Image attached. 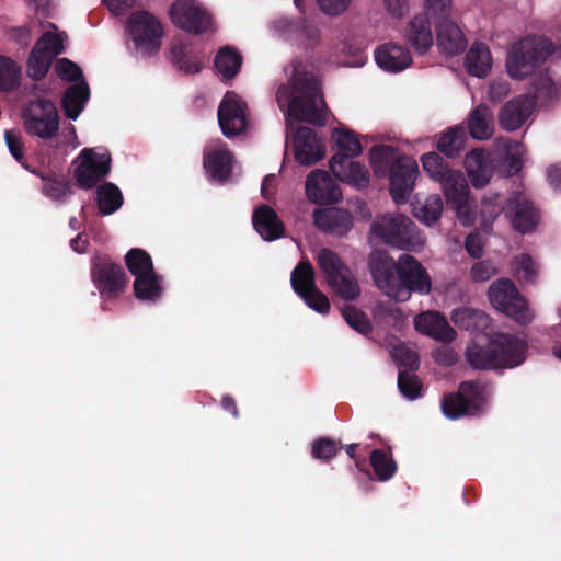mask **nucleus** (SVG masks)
<instances>
[{"instance_id": "7", "label": "nucleus", "mask_w": 561, "mask_h": 561, "mask_svg": "<svg viewBox=\"0 0 561 561\" xmlns=\"http://www.w3.org/2000/svg\"><path fill=\"white\" fill-rule=\"evenodd\" d=\"M318 265L328 286L342 299L354 300L359 297L360 288L339 255L329 249L318 253Z\"/></svg>"}, {"instance_id": "40", "label": "nucleus", "mask_w": 561, "mask_h": 561, "mask_svg": "<svg viewBox=\"0 0 561 561\" xmlns=\"http://www.w3.org/2000/svg\"><path fill=\"white\" fill-rule=\"evenodd\" d=\"M469 130L473 138L488 139L493 133V114L486 105L477 106L469 118Z\"/></svg>"}, {"instance_id": "1", "label": "nucleus", "mask_w": 561, "mask_h": 561, "mask_svg": "<svg viewBox=\"0 0 561 561\" xmlns=\"http://www.w3.org/2000/svg\"><path fill=\"white\" fill-rule=\"evenodd\" d=\"M287 83L276 91V102L285 115L287 129L293 133V151L300 165H312L324 158L325 147L314 130L300 127L298 122L323 125L329 113L317 78L300 61H293L286 69Z\"/></svg>"}, {"instance_id": "2", "label": "nucleus", "mask_w": 561, "mask_h": 561, "mask_svg": "<svg viewBox=\"0 0 561 561\" xmlns=\"http://www.w3.org/2000/svg\"><path fill=\"white\" fill-rule=\"evenodd\" d=\"M368 266L378 289L394 301L404 302L413 291L427 295L432 289L426 270L411 255L403 254L396 262L386 251H373Z\"/></svg>"}, {"instance_id": "34", "label": "nucleus", "mask_w": 561, "mask_h": 561, "mask_svg": "<svg viewBox=\"0 0 561 561\" xmlns=\"http://www.w3.org/2000/svg\"><path fill=\"white\" fill-rule=\"evenodd\" d=\"M401 158L398 151L388 145L374 146L369 151L370 165L377 176H386L390 173L392 165L399 161H405Z\"/></svg>"}, {"instance_id": "9", "label": "nucleus", "mask_w": 561, "mask_h": 561, "mask_svg": "<svg viewBox=\"0 0 561 561\" xmlns=\"http://www.w3.org/2000/svg\"><path fill=\"white\" fill-rule=\"evenodd\" d=\"M57 76L65 81H76L65 92L62 108L70 119H77L89 100L90 91L88 83L82 79L80 68L67 58L58 59L55 66Z\"/></svg>"}, {"instance_id": "5", "label": "nucleus", "mask_w": 561, "mask_h": 561, "mask_svg": "<svg viewBox=\"0 0 561 561\" xmlns=\"http://www.w3.org/2000/svg\"><path fill=\"white\" fill-rule=\"evenodd\" d=\"M554 51L552 42L542 36H527L513 43L506 54L505 67L513 80H524L540 71Z\"/></svg>"}, {"instance_id": "8", "label": "nucleus", "mask_w": 561, "mask_h": 561, "mask_svg": "<svg viewBox=\"0 0 561 561\" xmlns=\"http://www.w3.org/2000/svg\"><path fill=\"white\" fill-rule=\"evenodd\" d=\"M488 298L493 308L518 323L527 324L534 318L527 302L510 279L500 278L493 282L489 287Z\"/></svg>"}, {"instance_id": "33", "label": "nucleus", "mask_w": 561, "mask_h": 561, "mask_svg": "<svg viewBox=\"0 0 561 561\" xmlns=\"http://www.w3.org/2000/svg\"><path fill=\"white\" fill-rule=\"evenodd\" d=\"M466 71L477 78H484L493 66V59L488 45L473 43L465 57Z\"/></svg>"}, {"instance_id": "50", "label": "nucleus", "mask_w": 561, "mask_h": 561, "mask_svg": "<svg viewBox=\"0 0 561 561\" xmlns=\"http://www.w3.org/2000/svg\"><path fill=\"white\" fill-rule=\"evenodd\" d=\"M342 313L345 321L354 330L363 334H366L370 331V322L363 311L356 309L353 306H347L343 309Z\"/></svg>"}, {"instance_id": "58", "label": "nucleus", "mask_w": 561, "mask_h": 561, "mask_svg": "<svg viewBox=\"0 0 561 561\" xmlns=\"http://www.w3.org/2000/svg\"><path fill=\"white\" fill-rule=\"evenodd\" d=\"M172 57L175 62L179 65V68L184 70L187 73H195L202 69V64L197 61H186L184 60V53L182 49H178L175 46L172 48Z\"/></svg>"}, {"instance_id": "21", "label": "nucleus", "mask_w": 561, "mask_h": 561, "mask_svg": "<svg viewBox=\"0 0 561 561\" xmlns=\"http://www.w3.org/2000/svg\"><path fill=\"white\" fill-rule=\"evenodd\" d=\"M505 203V216L515 230L527 233L536 228L539 221L538 213L523 192L511 194Z\"/></svg>"}, {"instance_id": "31", "label": "nucleus", "mask_w": 561, "mask_h": 561, "mask_svg": "<svg viewBox=\"0 0 561 561\" xmlns=\"http://www.w3.org/2000/svg\"><path fill=\"white\" fill-rule=\"evenodd\" d=\"M253 226L265 241H274L284 233V225L277 214L268 206L256 208L252 217Z\"/></svg>"}, {"instance_id": "52", "label": "nucleus", "mask_w": 561, "mask_h": 561, "mask_svg": "<svg viewBox=\"0 0 561 561\" xmlns=\"http://www.w3.org/2000/svg\"><path fill=\"white\" fill-rule=\"evenodd\" d=\"M497 272V267L491 261H480L472 265L470 277L473 282L483 283L496 275Z\"/></svg>"}, {"instance_id": "42", "label": "nucleus", "mask_w": 561, "mask_h": 561, "mask_svg": "<svg viewBox=\"0 0 561 561\" xmlns=\"http://www.w3.org/2000/svg\"><path fill=\"white\" fill-rule=\"evenodd\" d=\"M123 204V195L117 186L106 183L98 190V205L103 215H111Z\"/></svg>"}, {"instance_id": "13", "label": "nucleus", "mask_w": 561, "mask_h": 561, "mask_svg": "<svg viewBox=\"0 0 561 561\" xmlns=\"http://www.w3.org/2000/svg\"><path fill=\"white\" fill-rule=\"evenodd\" d=\"M77 161L76 180L84 188L94 186L111 170V156L105 148L83 149Z\"/></svg>"}, {"instance_id": "51", "label": "nucleus", "mask_w": 561, "mask_h": 561, "mask_svg": "<svg viewBox=\"0 0 561 561\" xmlns=\"http://www.w3.org/2000/svg\"><path fill=\"white\" fill-rule=\"evenodd\" d=\"M340 449V444L328 439L320 438L312 444V455L317 459L328 460L332 458Z\"/></svg>"}, {"instance_id": "16", "label": "nucleus", "mask_w": 561, "mask_h": 561, "mask_svg": "<svg viewBox=\"0 0 561 561\" xmlns=\"http://www.w3.org/2000/svg\"><path fill=\"white\" fill-rule=\"evenodd\" d=\"M218 123L227 138L243 133L248 127V105L233 91H228L218 107Z\"/></svg>"}, {"instance_id": "63", "label": "nucleus", "mask_w": 561, "mask_h": 561, "mask_svg": "<svg viewBox=\"0 0 561 561\" xmlns=\"http://www.w3.org/2000/svg\"><path fill=\"white\" fill-rule=\"evenodd\" d=\"M536 89L539 94L545 96H554L557 94V87L554 82L548 76H541L536 84Z\"/></svg>"}, {"instance_id": "15", "label": "nucleus", "mask_w": 561, "mask_h": 561, "mask_svg": "<svg viewBox=\"0 0 561 561\" xmlns=\"http://www.w3.org/2000/svg\"><path fill=\"white\" fill-rule=\"evenodd\" d=\"M172 22L180 28L201 34L213 27L211 15L196 0H178L170 8Z\"/></svg>"}, {"instance_id": "22", "label": "nucleus", "mask_w": 561, "mask_h": 561, "mask_svg": "<svg viewBox=\"0 0 561 561\" xmlns=\"http://www.w3.org/2000/svg\"><path fill=\"white\" fill-rule=\"evenodd\" d=\"M414 329L435 341L449 344L457 339L456 330L438 311H423L413 319Z\"/></svg>"}, {"instance_id": "12", "label": "nucleus", "mask_w": 561, "mask_h": 561, "mask_svg": "<svg viewBox=\"0 0 561 561\" xmlns=\"http://www.w3.org/2000/svg\"><path fill=\"white\" fill-rule=\"evenodd\" d=\"M58 113L50 101L37 100L24 110L23 125L31 135L49 139L58 130Z\"/></svg>"}, {"instance_id": "35", "label": "nucleus", "mask_w": 561, "mask_h": 561, "mask_svg": "<svg viewBox=\"0 0 561 561\" xmlns=\"http://www.w3.org/2000/svg\"><path fill=\"white\" fill-rule=\"evenodd\" d=\"M331 138L337 149L336 154L353 158L359 156L363 151L358 136L345 125L339 124V126L332 128Z\"/></svg>"}, {"instance_id": "25", "label": "nucleus", "mask_w": 561, "mask_h": 561, "mask_svg": "<svg viewBox=\"0 0 561 561\" xmlns=\"http://www.w3.org/2000/svg\"><path fill=\"white\" fill-rule=\"evenodd\" d=\"M49 36L39 38L27 60V73L34 80H41L47 73L53 59L60 54V42L55 41L53 46L48 47Z\"/></svg>"}, {"instance_id": "47", "label": "nucleus", "mask_w": 561, "mask_h": 561, "mask_svg": "<svg viewBox=\"0 0 561 561\" xmlns=\"http://www.w3.org/2000/svg\"><path fill=\"white\" fill-rule=\"evenodd\" d=\"M513 268L516 275L524 282H533L539 272L537 262L527 253L515 256Z\"/></svg>"}, {"instance_id": "29", "label": "nucleus", "mask_w": 561, "mask_h": 561, "mask_svg": "<svg viewBox=\"0 0 561 561\" xmlns=\"http://www.w3.org/2000/svg\"><path fill=\"white\" fill-rule=\"evenodd\" d=\"M377 65L388 72H400L412 64L410 51L398 44H385L375 50Z\"/></svg>"}, {"instance_id": "55", "label": "nucleus", "mask_w": 561, "mask_h": 561, "mask_svg": "<svg viewBox=\"0 0 561 561\" xmlns=\"http://www.w3.org/2000/svg\"><path fill=\"white\" fill-rule=\"evenodd\" d=\"M67 183L57 179L47 180L43 186L44 194L54 201L62 198L67 194Z\"/></svg>"}, {"instance_id": "23", "label": "nucleus", "mask_w": 561, "mask_h": 561, "mask_svg": "<svg viewBox=\"0 0 561 561\" xmlns=\"http://www.w3.org/2000/svg\"><path fill=\"white\" fill-rule=\"evenodd\" d=\"M451 4L446 12H425L415 15L404 28V39L413 47L417 54H425L434 44V36L431 28L427 14L447 16L450 13Z\"/></svg>"}, {"instance_id": "41", "label": "nucleus", "mask_w": 561, "mask_h": 561, "mask_svg": "<svg viewBox=\"0 0 561 561\" xmlns=\"http://www.w3.org/2000/svg\"><path fill=\"white\" fill-rule=\"evenodd\" d=\"M241 64V55L229 46L220 48L215 57V68L224 79L233 78L239 72Z\"/></svg>"}, {"instance_id": "4", "label": "nucleus", "mask_w": 561, "mask_h": 561, "mask_svg": "<svg viewBox=\"0 0 561 561\" xmlns=\"http://www.w3.org/2000/svg\"><path fill=\"white\" fill-rule=\"evenodd\" d=\"M526 343L522 339L496 334L484 350L477 341L469 344L466 358L476 369L513 368L520 365L526 356Z\"/></svg>"}, {"instance_id": "54", "label": "nucleus", "mask_w": 561, "mask_h": 561, "mask_svg": "<svg viewBox=\"0 0 561 561\" xmlns=\"http://www.w3.org/2000/svg\"><path fill=\"white\" fill-rule=\"evenodd\" d=\"M374 317L380 320L391 321L393 323H399L404 319L399 307L385 302H380L375 306Z\"/></svg>"}, {"instance_id": "37", "label": "nucleus", "mask_w": 561, "mask_h": 561, "mask_svg": "<svg viewBox=\"0 0 561 561\" xmlns=\"http://www.w3.org/2000/svg\"><path fill=\"white\" fill-rule=\"evenodd\" d=\"M506 205H503V199L499 194H486L483 196L481 201L480 211H479V220L481 226L486 229L489 228L497 216L504 211L505 213ZM471 211L474 215V221L478 220V213L476 211V207L473 206V201L471 199ZM473 222L472 225H474Z\"/></svg>"}, {"instance_id": "49", "label": "nucleus", "mask_w": 561, "mask_h": 561, "mask_svg": "<svg viewBox=\"0 0 561 561\" xmlns=\"http://www.w3.org/2000/svg\"><path fill=\"white\" fill-rule=\"evenodd\" d=\"M390 354L392 358L401 366L415 369L419 366L417 354L403 343H397L392 346Z\"/></svg>"}, {"instance_id": "17", "label": "nucleus", "mask_w": 561, "mask_h": 561, "mask_svg": "<svg viewBox=\"0 0 561 561\" xmlns=\"http://www.w3.org/2000/svg\"><path fill=\"white\" fill-rule=\"evenodd\" d=\"M203 163L208 178L220 183L229 181L238 170L232 153L220 140L205 148Z\"/></svg>"}, {"instance_id": "14", "label": "nucleus", "mask_w": 561, "mask_h": 561, "mask_svg": "<svg viewBox=\"0 0 561 561\" xmlns=\"http://www.w3.org/2000/svg\"><path fill=\"white\" fill-rule=\"evenodd\" d=\"M291 286L312 310L325 314L330 310L328 297L321 293L314 283V271L308 261H301L291 272Z\"/></svg>"}, {"instance_id": "57", "label": "nucleus", "mask_w": 561, "mask_h": 561, "mask_svg": "<svg viewBox=\"0 0 561 561\" xmlns=\"http://www.w3.org/2000/svg\"><path fill=\"white\" fill-rule=\"evenodd\" d=\"M385 10L396 19L404 18L410 11L409 0H382Z\"/></svg>"}, {"instance_id": "45", "label": "nucleus", "mask_w": 561, "mask_h": 561, "mask_svg": "<svg viewBox=\"0 0 561 561\" xmlns=\"http://www.w3.org/2000/svg\"><path fill=\"white\" fill-rule=\"evenodd\" d=\"M370 463L376 476L381 481L391 479L397 471V465L391 456L378 449L371 453Z\"/></svg>"}, {"instance_id": "10", "label": "nucleus", "mask_w": 561, "mask_h": 561, "mask_svg": "<svg viewBox=\"0 0 561 561\" xmlns=\"http://www.w3.org/2000/svg\"><path fill=\"white\" fill-rule=\"evenodd\" d=\"M485 386L466 381L460 385L458 394H450L442 401V411L446 417L455 420L463 415L478 413L490 399Z\"/></svg>"}, {"instance_id": "20", "label": "nucleus", "mask_w": 561, "mask_h": 561, "mask_svg": "<svg viewBox=\"0 0 561 561\" xmlns=\"http://www.w3.org/2000/svg\"><path fill=\"white\" fill-rule=\"evenodd\" d=\"M305 192L307 198L318 205L334 204L342 198L340 186L327 171L320 169L307 175Z\"/></svg>"}, {"instance_id": "43", "label": "nucleus", "mask_w": 561, "mask_h": 561, "mask_svg": "<svg viewBox=\"0 0 561 561\" xmlns=\"http://www.w3.org/2000/svg\"><path fill=\"white\" fill-rule=\"evenodd\" d=\"M22 71L11 58L0 56V91L9 92L20 84Z\"/></svg>"}, {"instance_id": "61", "label": "nucleus", "mask_w": 561, "mask_h": 561, "mask_svg": "<svg viewBox=\"0 0 561 561\" xmlns=\"http://www.w3.org/2000/svg\"><path fill=\"white\" fill-rule=\"evenodd\" d=\"M102 2L115 15L125 14L136 4V0H102Z\"/></svg>"}, {"instance_id": "46", "label": "nucleus", "mask_w": 561, "mask_h": 561, "mask_svg": "<svg viewBox=\"0 0 561 561\" xmlns=\"http://www.w3.org/2000/svg\"><path fill=\"white\" fill-rule=\"evenodd\" d=\"M524 147L518 142H510L506 146V157L502 163L503 173L506 176L516 174L523 164Z\"/></svg>"}, {"instance_id": "26", "label": "nucleus", "mask_w": 561, "mask_h": 561, "mask_svg": "<svg viewBox=\"0 0 561 561\" xmlns=\"http://www.w3.org/2000/svg\"><path fill=\"white\" fill-rule=\"evenodd\" d=\"M463 165L471 184L482 188L489 184L493 175V161L490 154L482 149H474L465 157Z\"/></svg>"}, {"instance_id": "19", "label": "nucleus", "mask_w": 561, "mask_h": 561, "mask_svg": "<svg viewBox=\"0 0 561 561\" xmlns=\"http://www.w3.org/2000/svg\"><path fill=\"white\" fill-rule=\"evenodd\" d=\"M419 174L417 163L414 160L407 159L392 165L389 173V190L396 204L408 202Z\"/></svg>"}, {"instance_id": "64", "label": "nucleus", "mask_w": 561, "mask_h": 561, "mask_svg": "<svg viewBox=\"0 0 561 561\" xmlns=\"http://www.w3.org/2000/svg\"><path fill=\"white\" fill-rule=\"evenodd\" d=\"M547 178L550 186L556 191H561V165L554 164L547 169Z\"/></svg>"}, {"instance_id": "53", "label": "nucleus", "mask_w": 561, "mask_h": 561, "mask_svg": "<svg viewBox=\"0 0 561 561\" xmlns=\"http://www.w3.org/2000/svg\"><path fill=\"white\" fill-rule=\"evenodd\" d=\"M4 139L5 144L9 148L10 153L13 156V158L22 163V165L27 169V165H25L22 160L24 156V145L22 142L21 134L16 130H5L4 133Z\"/></svg>"}, {"instance_id": "39", "label": "nucleus", "mask_w": 561, "mask_h": 561, "mask_svg": "<svg viewBox=\"0 0 561 561\" xmlns=\"http://www.w3.org/2000/svg\"><path fill=\"white\" fill-rule=\"evenodd\" d=\"M443 209L444 203L438 194H432L423 202L413 204L414 217L426 226L436 224L443 214Z\"/></svg>"}, {"instance_id": "59", "label": "nucleus", "mask_w": 561, "mask_h": 561, "mask_svg": "<svg viewBox=\"0 0 561 561\" xmlns=\"http://www.w3.org/2000/svg\"><path fill=\"white\" fill-rule=\"evenodd\" d=\"M483 240L478 233H470L465 242V248L471 257H480L483 253Z\"/></svg>"}, {"instance_id": "30", "label": "nucleus", "mask_w": 561, "mask_h": 561, "mask_svg": "<svg viewBox=\"0 0 561 561\" xmlns=\"http://www.w3.org/2000/svg\"><path fill=\"white\" fill-rule=\"evenodd\" d=\"M437 46L446 55H458L467 47V39L459 26L448 19L437 25Z\"/></svg>"}, {"instance_id": "6", "label": "nucleus", "mask_w": 561, "mask_h": 561, "mask_svg": "<svg viewBox=\"0 0 561 561\" xmlns=\"http://www.w3.org/2000/svg\"><path fill=\"white\" fill-rule=\"evenodd\" d=\"M374 241L409 251H416L424 244V239L413 221L398 213L375 218L369 230V242Z\"/></svg>"}, {"instance_id": "24", "label": "nucleus", "mask_w": 561, "mask_h": 561, "mask_svg": "<svg viewBox=\"0 0 561 561\" xmlns=\"http://www.w3.org/2000/svg\"><path fill=\"white\" fill-rule=\"evenodd\" d=\"M330 170L341 182L356 188H365L369 184V174L364 164L346 158L342 154H334L330 159Z\"/></svg>"}, {"instance_id": "62", "label": "nucleus", "mask_w": 561, "mask_h": 561, "mask_svg": "<svg viewBox=\"0 0 561 561\" xmlns=\"http://www.w3.org/2000/svg\"><path fill=\"white\" fill-rule=\"evenodd\" d=\"M79 145L75 126L69 124L62 129L58 146L76 149Z\"/></svg>"}, {"instance_id": "11", "label": "nucleus", "mask_w": 561, "mask_h": 561, "mask_svg": "<svg viewBox=\"0 0 561 561\" xmlns=\"http://www.w3.org/2000/svg\"><path fill=\"white\" fill-rule=\"evenodd\" d=\"M127 31L136 51L140 55L153 54L161 46L163 27L160 21L147 11L134 12L127 21Z\"/></svg>"}, {"instance_id": "48", "label": "nucleus", "mask_w": 561, "mask_h": 561, "mask_svg": "<svg viewBox=\"0 0 561 561\" xmlns=\"http://www.w3.org/2000/svg\"><path fill=\"white\" fill-rule=\"evenodd\" d=\"M398 387L401 394L409 400H415L421 396L422 383L413 374L400 371Z\"/></svg>"}, {"instance_id": "60", "label": "nucleus", "mask_w": 561, "mask_h": 561, "mask_svg": "<svg viewBox=\"0 0 561 561\" xmlns=\"http://www.w3.org/2000/svg\"><path fill=\"white\" fill-rule=\"evenodd\" d=\"M433 357L438 364L445 366H450L455 364L458 359L457 353L454 352V350L448 346H442L436 348L433 352Z\"/></svg>"}, {"instance_id": "3", "label": "nucleus", "mask_w": 561, "mask_h": 561, "mask_svg": "<svg viewBox=\"0 0 561 561\" xmlns=\"http://www.w3.org/2000/svg\"><path fill=\"white\" fill-rule=\"evenodd\" d=\"M426 175L439 183L446 202L455 209L463 226H472L474 215L471 211L470 187L460 170L450 165L437 152H427L420 158Z\"/></svg>"}, {"instance_id": "28", "label": "nucleus", "mask_w": 561, "mask_h": 561, "mask_svg": "<svg viewBox=\"0 0 561 561\" xmlns=\"http://www.w3.org/2000/svg\"><path fill=\"white\" fill-rule=\"evenodd\" d=\"M313 222L322 231L335 236L346 234L353 226L350 213L341 208L317 209Z\"/></svg>"}, {"instance_id": "36", "label": "nucleus", "mask_w": 561, "mask_h": 561, "mask_svg": "<svg viewBox=\"0 0 561 561\" xmlns=\"http://www.w3.org/2000/svg\"><path fill=\"white\" fill-rule=\"evenodd\" d=\"M467 134L460 126H453L440 134L437 149L447 158H456L466 147Z\"/></svg>"}, {"instance_id": "56", "label": "nucleus", "mask_w": 561, "mask_h": 561, "mask_svg": "<svg viewBox=\"0 0 561 561\" xmlns=\"http://www.w3.org/2000/svg\"><path fill=\"white\" fill-rule=\"evenodd\" d=\"M352 0H317L321 11L327 15H339L346 11Z\"/></svg>"}, {"instance_id": "38", "label": "nucleus", "mask_w": 561, "mask_h": 561, "mask_svg": "<svg viewBox=\"0 0 561 561\" xmlns=\"http://www.w3.org/2000/svg\"><path fill=\"white\" fill-rule=\"evenodd\" d=\"M134 290L138 299L156 301L162 296L163 291L161 277L154 271L140 276L137 275L134 282Z\"/></svg>"}, {"instance_id": "44", "label": "nucleus", "mask_w": 561, "mask_h": 561, "mask_svg": "<svg viewBox=\"0 0 561 561\" xmlns=\"http://www.w3.org/2000/svg\"><path fill=\"white\" fill-rule=\"evenodd\" d=\"M125 261L129 272L135 277L153 271V264L150 255L141 249H131L127 252Z\"/></svg>"}, {"instance_id": "32", "label": "nucleus", "mask_w": 561, "mask_h": 561, "mask_svg": "<svg viewBox=\"0 0 561 561\" xmlns=\"http://www.w3.org/2000/svg\"><path fill=\"white\" fill-rule=\"evenodd\" d=\"M450 319L455 325L470 332H481L489 335L488 329L490 327L489 316L477 309L469 307L456 308L450 313Z\"/></svg>"}, {"instance_id": "18", "label": "nucleus", "mask_w": 561, "mask_h": 561, "mask_svg": "<svg viewBox=\"0 0 561 561\" xmlns=\"http://www.w3.org/2000/svg\"><path fill=\"white\" fill-rule=\"evenodd\" d=\"M91 275L94 285L105 298L114 297L126 286L122 267L107 257L95 259Z\"/></svg>"}, {"instance_id": "27", "label": "nucleus", "mask_w": 561, "mask_h": 561, "mask_svg": "<svg viewBox=\"0 0 561 561\" xmlns=\"http://www.w3.org/2000/svg\"><path fill=\"white\" fill-rule=\"evenodd\" d=\"M535 101L522 96L507 102L499 113V122L503 129L514 131L520 128L530 116Z\"/></svg>"}]
</instances>
